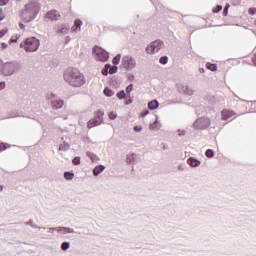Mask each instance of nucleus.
<instances>
[{"label":"nucleus","mask_w":256,"mask_h":256,"mask_svg":"<svg viewBox=\"0 0 256 256\" xmlns=\"http://www.w3.org/2000/svg\"><path fill=\"white\" fill-rule=\"evenodd\" d=\"M39 11H41V4L35 0L29 1L25 4L24 8L21 10V17L24 23H31V21H35L39 15Z\"/></svg>","instance_id":"obj_1"},{"label":"nucleus","mask_w":256,"mask_h":256,"mask_svg":"<svg viewBox=\"0 0 256 256\" xmlns=\"http://www.w3.org/2000/svg\"><path fill=\"white\" fill-rule=\"evenodd\" d=\"M64 80L71 87H82V85H85V76L77 68H68L64 72Z\"/></svg>","instance_id":"obj_2"},{"label":"nucleus","mask_w":256,"mask_h":256,"mask_svg":"<svg viewBox=\"0 0 256 256\" xmlns=\"http://www.w3.org/2000/svg\"><path fill=\"white\" fill-rule=\"evenodd\" d=\"M19 71H21V63L18 61H10L3 64L2 75L4 77H11V75H15Z\"/></svg>","instance_id":"obj_3"},{"label":"nucleus","mask_w":256,"mask_h":256,"mask_svg":"<svg viewBox=\"0 0 256 256\" xmlns=\"http://www.w3.org/2000/svg\"><path fill=\"white\" fill-rule=\"evenodd\" d=\"M41 45V42L39 39L35 37L27 38L24 42V50L26 53H35L37 49H39V46Z\"/></svg>","instance_id":"obj_4"},{"label":"nucleus","mask_w":256,"mask_h":256,"mask_svg":"<svg viewBox=\"0 0 256 256\" xmlns=\"http://www.w3.org/2000/svg\"><path fill=\"white\" fill-rule=\"evenodd\" d=\"M163 47H165V44L163 43V41L155 40L146 47V53H148V55L159 53L161 49H163Z\"/></svg>","instance_id":"obj_5"},{"label":"nucleus","mask_w":256,"mask_h":256,"mask_svg":"<svg viewBox=\"0 0 256 256\" xmlns=\"http://www.w3.org/2000/svg\"><path fill=\"white\" fill-rule=\"evenodd\" d=\"M122 67H124L126 71H133V69L137 67V60L131 55H125L122 57Z\"/></svg>","instance_id":"obj_6"},{"label":"nucleus","mask_w":256,"mask_h":256,"mask_svg":"<svg viewBox=\"0 0 256 256\" xmlns=\"http://www.w3.org/2000/svg\"><path fill=\"white\" fill-rule=\"evenodd\" d=\"M92 51L95 55L96 61H101L102 63L109 61V53L103 50V48L95 46Z\"/></svg>","instance_id":"obj_7"},{"label":"nucleus","mask_w":256,"mask_h":256,"mask_svg":"<svg viewBox=\"0 0 256 256\" xmlns=\"http://www.w3.org/2000/svg\"><path fill=\"white\" fill-rule=\"evenodd\" d=\"M103 115L105 113L101 110H98L94 116V118L90 119L87 123L88 129H93V127H99L101 123H103Z\"/></svg>","instance_id":"obj_8"},{"label":"nucleus","mask_w":256,"mask_h":256,"mask_svg":"<svg viewBox=\"0 0 256 256\" xmlns=\"http://www.w3.org/2000/svg\"><path fill=\"white\" fill-rule=\"evenodd\" d=\"M211 125V119L209 117H200L193 123V129H207Z\"/></svg>","instance_id":"obj_9"},{"label":"nucleus","mask_w":256,"mask_h":256,"mask_svg":"<svg viewBox=\"0 0 256 256\" xmlns=\"http://www.w3.org/2000/svg\"><path fill=\"white\" fill-rule=\"evenodd\" d=\"M49 99H51L52 109H61L65 104L63 100L57 99V97L53 93L50 94Z\"/></svg>","instance_id":"obj_10"},{"label":"nucleus","mask_w":256,"mask_h":256,"mask_svg":"<svg viewBox=\"0 0 256 256\" xmlns=\"http://www.w3.org/2000/svg\"><path fill=\"white\" fill-rule=\"evenodd\" d=\"M178 91L179 93H182L183 95H188L189 97L193 95V89L187 85H179Z\"/></svg>","instance_id":"obj_11"},{"label":"nucleus","mask_w":256,"mask_h":256,"mask_svg":"<svg viewBox=\"0 0 256 256\" xmlns=\"http://www.w3.org/2000/svg\"><path fill=\"white\" fill-rule=\"evenodd\" d=\"M126 162L128 165H133L135 163H139V155L136 153H130L126 156Z\"/></svg>","instance_id":"obj_12"},{"label":"nucleus","mask_w":256,"mask_h":256,"mask_svg":"<svg viewBox=\"0 0 256 256\" xmlns=\"http://www.w3.org/2000/svg\"><path fill=\"white\" fill-rule=\"evenodd\" d=\"M47 19H50V21H59V17H61V14L57 12L56 10H52L46 14Z\"/></svg>","instance_id":"obj_13"},{"label":"nucleus","mask_w":256,"mask_h":256,"mask_svg":"<svg viewBox=\"0 0 256 256\" xmlns=\"http://www.w3.org/2000/svg\"><path fill=\"white\" fill-rule=\"evenodd\" d=\"M83 25V21L76 19L74 21V25L71 28V31H73L74 33H79V31H81V26Z\"/></svg>","instance_id":"obj_14"},{"label":"nucleus","mask_w":256,"mask_h":256,"mask_svg":"<svg viewBox=\"0 0 256 256\" xmlns=\"http://www.w3.org/2000/svg\"><path fill=\"white\" fill-rule=\"evenodd\" d=\"M69 29H70V27H69V25L68 24H62L61 26H60V28H58L57 29V34L58 35H67V33H69Z\"/></svg>","instance_id":"obj_15"},{"label":"nucleus","mask_w":256,"mask_h":256,"mask_svg":"<svg viewBox=\"0 0 256 256\" xmlns=\"http://www.w3.org/2000/svg\"><path fill=\"white\" fill-rule=\"evenodd\" d=\"M221 115H222V120L227 121L228 119H231V117H233V115H235V112H233L231 110H223Z\"/></svg>","instance_id":"obj_16"},{"label":"nucleus","mask_w":256,"mask_h":256,"mask_svg":"<svg viewBox=\"0 0 256 256\" xmlns=\"http://www.w3.org/2000/svg\"><path fill=\"white\" fill-rule=\"evenodd\" d=\"M104 171H105V166L98 165L93 169V175L94 177H99V175H101V173H103Z\"/></svg>","instance_id":"obj_17"},{"label":"nucleus","mask_w":256,"mask_h":256,"mask_svg":"<svg viewBox=\"0 0 256 256\" xmlns=\"http://www.w3.org/2000/svg\"><path fill=\"white\" fill-rule=\"evenodd\" d=\"M187 163H188V165H190V167H199V165H201V161H199L193 157H190L187 160Z\"/></svg>","instance_id":"obj_18"},{"label":"nucleus","mask_w":256,"mask_h":256,"mask_svg":"<svg viewBox=\"0 0 256 256\" xmlns=\"http://www.w3.org/2000/svg\"><path fill=\"white\" fill-rule=\"evenodd\" d=\"M149 129L151 131H159V129H161V126L159 125V121H158L157 117H156L155 121L152 124H150Z\"/></svg>","instance_id":"obj_19"},{"label":"nucleus","mask_w":256,"mask_h":256,"mask_svg":"<svg viewBox=\"0 0 256 256\" xmlns=\"http://www.w3.org/2000/svg\"><path fill=\"white\" fill-rule=\"evenodd\" d=\"M159 107V101L157 100H152L148 103V109L151 111H155Z\"/></svg>","instance_id":"obj_20"},{"label":"nucleus","mask_w":256,"mask_h":256,"mask_svg":"<svg viewBox=\"0 0 256 256\" xmlns=\"http://www.w3.org/2000/svg\"><path fill=\"white\" fill-rule=\"evenodd\" d=\"M60 233L62 235H67V233H75V230L73 228H69V227H60Z\"/></svg>","instance_id":"obj_21"},{"label":"nucleus","mask_w":256,"mask_h":256,"mask_svg":"<svg viewBox=\"0 0 256 256\" xmlns=\"http://www.w3.org/2000/svg\"><path fill=\"white\" fill-rule=\"evenodd\" d=\"M86 155L87 157H89V159H91L92 163H95V161H99V157H97V154L93 152H87Z\"/></svg>","instance_id":"obj_22"},{"label":"nucleus","mask_w":256,"mask_h":256,"mask_svg":"<svg viewBox=\"0 0 256 256\" xmlns=\"http://www.w3.org/2000/svg\"><path fill=\"white\" fill-rule=\"evenodd\" d=\"M73 177H75V174L73 172L64 173V179H66V181H73Z\"/></svg>","instance_id":"obj_23"},{"label":"nucleus","mask_w":256,"mask_h":256,"mask_svg":"<svg viewBox=\"0 0 256 256\" xmlns=\"http://www.w3.org/2000/svg\"><path fill=\"white\" fill-rule=\"evenodd\" d=\"M104 95H106V97H113V95H115V92L111 90V88L106 87L104 89Z\"/></svg>","instance_id":"obj_24"},{"label":"nucleus","mask_w":256,"mask_h":256,"mask_svg":"<svg viewBox=\"0 0 256 256\" xmlns=\"http://www.w3.org/2000/svg\"><path fill=\"white\" fill-rule=\"evenodd\" d=\"M70 145L67 142H64L63 144H60L59 151H68Z\"/></svg>","instance_id":"obj_25"},{"label":"nucleus","mask_w":256,"mask_h":256,"mask_svg":"<svg viewBox=\"0 0 256 256\" xmlns=\"http://www.w3.org/2000/svg\"><path fill=\"white\" fill-rule=\"evenodd\" d=\"M113 65H119L121 63V54L116 55L112 60Z\"/></svg>","instance_id":"obj_26"},{"label":"nucleus","mask_w":256,"mask_h":256,"mask_svg":"<svg viewBox=\"0 0 256 256\" xmlns=\"http://www.w3.org/2000/svg\"><path fill=\"white\" fill-rule=\"evenodd\" d=\"M70 247H71V243L70 242H63L61 244L62 251H67Z\"/></svg>","instance_id":"obj_27"},{"label":"nucleus","mask_w":256,"mask_h":256,"mask_svg":"<svg viewBox=\"0 0 256 256\" xmlns=\"http://www.w3.org/2000/svg\"><path fill=\"white\" fill-rule=\"evenodd\" d=\"M116 97H118V99H125V97H127V94H125V91L124 90H121L119 91L117 94H116Z\"/></svg>","instance_id":"obj_28"},{"label":"nucleus","mask_w":256,"mask_h":256,"mask_svg":"<svg viewBox=\"0 0 256 256\" xmlns=\"http://www.w3.org/2000/svg\"><path fill=\"white\" fill-rule=\"evenodd\" d=\"M205 155H206V157H208V159H211L214 157L215 152H213L212 149H208V150H206Z\"/></svg>","instance_id":"obj_29"},{"label":"nucleus","mask_w":256,"mask_h":256,"mask_svg":"<svg viewBox=\"0 0 256 256\" xmlns=\"http://www.w3.org/2000/svg\"><path fill=\"white\" fill-rule=\"evenodd\" d=\"M168 61H169V58H167V56H162L159 59V63H161V65H167Z\"/></svg>","instance_id":"obj_30"},{"label":"nucleus","mask_w":256,"mask_h":256,"mask_svg":"<svg viewBox=\"0 0 256 256\" xmlns=\"http://www.w3.org/2000/svg\"><path fill=\"white\" fill-rule=\"evenodd\" d=\"M207 69L210 71H217V66L215 64L207 63L206 64Z\"/></svg>","instance_id":"obj_31"},{"label":"nucleus","mask_w":256,"mask_h":256,"mask_svg":"<svg viewBox=\"0 0 256 256\" xmlns=\"http://www.w3.org/2000/svg\"><path fill=\"white\" fill-rule=\"evenodd\" d=\"M73 165H81V157L76 156L72 160Z\"/></svg>","instance_id":"obj_32"},{"label":"nucleus","mask_w":256,"mask_h":256,"mask_svg":"<svg viewBox=\"0 0 256 256\" xmlns=\"http://www.w3.org/2000/svg\"><path fill=\"white\" fill-rule=\"evenodd\" d=\"M117 71H118L117 66H113V67H111V68L109 69V74H110V75H115V73H117Z\"/></svg>","instance_id":"obj_33"},{"label":"nucleus","mask_w":256,"mask_h":256,"mask_svg":"<svg viewBox=\"0 0 256 256\" xmlns=\"http://www.w3.org/2000/svg\"><path fill=\"white\" fill-rule=\"evenodd\" d=\"M108 117L113 121L117 119V114L115 112H109Z\"/></svg>","instance_id":"obj_34"},{"label":"nucleus","mask_w":256,"mask_h":256,"mask_svg":"<svg viewBox=\"0 0 256 256\" xmlns=\"http://www.w3.org/2000/svg\"><path fill=\"white\" fill-rule=\"evenodd\" d=\"M102 75H109V65H106L104 69H102Z\"/></svg>","instance_id":"obj_35"},{"label":"nucleus","mask_w":256,"mask_h":256,"mask_svg":"<svg viewBox=\"0 0 256 256\" xmlns=\"http://www.w3.org/2000/svg\"><path fill=\"white\" fill-rule=\"evenodd\" d=\"M49 231H56V233H61V226L51 227L49 228Z\"/></svg>","instance_id":"obj_36"},{"label":"nucleus","mask_w":256,"mask_h":256,"mask_svg":"<svg viewBox=\"0 0 256 256\" xmlns=\"http://www.w3.org/2000/svg\"><path fill=\"white\" fill-rule=\"evenodd\" d=\"M223 9V6L217 5L215 8H213V13H219Z\"/></svg>","instance_id":"obj_37"},{"label":"nucleus","mask_w":256,"mask_h":256,"mask_svg":"<svg viewBox=\"0 0 256 256\" xmlns=\"http://www.w3.org/2000/svg\"><path fill=\"white\" fill-rule=\"evenodd\" d=\"M8 144H5V143H0V151H5V149H7Z\"/></svg>","instance_id":"obj_38"},{"label":"nucleus","mask_w":256,"mask_h":256,"mask_svg":"<svg viewBox=\"0 0 256 256\" xmlns=\"http://www.w3.org/2000/svg\"><path fill=\"white\" fill-rule=\"evenodd\" d=\"M134 131L136 133H139V132L143 131V127L142 126H134Z\"/></svg>","instance_id":"obj_39"},{"label":"nucleus","mask_w":256,"mask_h":256,"mask_svg":"<svg viewBox=\"0 0 256 256\" xmlns=\"http://www.w3.org/2000/svg\"><path fill=\"white\" fill-rule=\"evenodd\" d=\"M133 91V84H130L126 87V93H131Z\"/></svg>","instance_id":"obj_40"},{"label":"nucleus","mask_w":256,"mask_h":256,"mask_svg":"<svg viewBox=\"0 0 256 256\" xmlns=\"http://www.w3.org/2000/svg\"><path fill=\"white\" fill-rule=\"evenodd\" d=\"M186 133L187 132L185 130H178L179 137H185Z\"/></svg>","instance_id":"obj_41"},{"label":"nucleus","mask_w":256,"mask_h":256,"mask_svg":"<svg viewBox=\"0 0 256 256\" xmlns=\"http://www.w3.org/2000/svg\"><path fill=\"white\" fill-rule=\"evenodd\" d=\"M149 115V110H144L141 112L140 117H147Z\"/></svg>","instance_id":"obj_42"},{"label":"nucleus","mask_w":256,"mask_h":256,"mask_svg":"<svg viewBox=\"0 0 256 256\" xmlns=\"http://www.w3.org/2000/svg\"><path fill=\"white\" fill-rule=\"evenodd\" d=\"M6 33H7V28L0 30V38L5 36Z\"/></svg>","instance_id":"obj_43"},{"label":"nucleus","mask_w":256,"mask_h":256,"mask_svg":"<svg viewBox=\"0 0 256 256\" xmlns=\"http://www.w3.org/2000/svg\"><path fill=\"white\" fill-rule=\"evenodd\" d=\"M3 65H4L3 60L0 59V74L1 75L3 73Z\"/></svg>","instance_id":"obj_44"},{"label":"nucleus","mask_w":256,"mask_h":256,"mask_svg":"<svg viewBox=\"0 0 256 256\" xmlns=\"http://www.w3.org/2000/svg\"><path fill=\"white\" fill-rule=\"evenodd\" d=\"M228 9H229V4H226L223 10L224 15H227Z\"/></svg>","instance_id":"obj_45"},{"label":"nucleus","mask_w":256,"mask_h":256,"mask_svg":"<svg viewBox=\"0 0 256 256\" xmlns=\"http://www.w3.org/2000/svg\"><path fill=\"white\" fill-rule=\"evenodd\" d=\"M5 87H6L5 82H0V91H3Z\"/></svg>","instance_id":"obj_46"},{"label":"nucleus","mask_w":256,"mask_h":256,"mask_svg":"<svg viewBox=\"0 0 256 256\" xmlns=\"http://www.w3.org/2000/svg\"><path fill=\"white\" fill-rule=\"evenodd\" d=\"M9 3V0H0V5H7Z\"/></svg>","instance_id":"obj_47"},{"label":"nucleus","mask_w":256,"mask_h":256,"mask_svg":"<svg viewBox=\"0 0 256 256\" xmlns=\"http://www.w3.org/2000/svg\"><path fill=\"white\" fill-rule=\"evenodd\" d=\"M133 79H135V75L129 74V75H128V80H129V81H133Z\"/></svg>","instance_id":"obj_48"},{"label":"nucleus","mask_w":256,"mask_h":256,"mask_svg":"<svg viewBox=\"0 0 256 256\" xmlns=\"http://www.w3.org/2000/svg\"><path fill=\"white\" fill-rule=\"evenodd\" d=\"M25 225H29L30 227H32V225H33V220H29L28 222H25Z\"/></svg>","instance_id":"obj_49"},{"label":"nucleus","mask_w":256,"mask_h":256,"mask_svg":"<svg viewBox=\"0 0 256 256\" xmlns=\"http://www.w3.org/2000/svg\"><path fill=\"white\" fill-rule=\"evenodd\" d=\"M31 227H33L34 229H40V227L39 226H37L36 224H32V226Z\"/></svg>","instance_id":"obj_50"},{"label":"nucleus","mask_w":256,"mask_h":256,"mask_svg":"<svg viewBox=\"0 0 256 256\" xmlns=\"http://www.w3.org/2000/svg\"><path fill=\"white\" fill-rule=\"evenodd\" d=\"M131 103H133V100H128V102L126 103V105H131Z\"/></svg>","instance_id":"obj_51"},{"label":"nucleus","mask_w":256,"mask_h":256,"mask_svg":"<svg viewBox=\"0 0 256 256\" xmlns=\"http://www.w3.org/2000/svg\"><path fill=\"white\" fill-rule=\"evenodd\" d=\"M20 28H21V29H25V25L20 24Z\"/></svg>","instance_id":"obj_52"},{"label":"nucleus","mask_w":256,"mask_h":256,"mask_svg":"<svg viewBox=\"0 0 256 256\" xmlns=\"http://www.w3.org/2000/svg\"><path fill=\"white\" fill-rule=\"evenodd\" d=\"M2 47L5 49V47H7V44L2 43Z\"/></svg>","instance_id":"obj_53"},{"label":"nucleus","mask_w":256,"mask_h":256,"mask_svg":"<svg viewBox=\"0 0 256 256\" xmlns=\"http://www.w3.org/2000/svg\"><path fill=\"white\" fill-rule=\"evenodd\" d=\"M250 13H251V15H255V11H253V10L250 11Z\"/></svg>","instance_id":"obj_54"},{"label":"nucleus","mask_w":256,"mask_h":256,"mask_svg":"<svg viewBox=\"0 0 256 256\" xmlns=\"http://www.w3.org/2000/svg\"><path fill=\"white\" fill-rule=\"evenodd\" d=\"M12 117H19V114L16 113V114H15L14 116H12Z\"/></svg>","instance_id":"obj_55"},{"label":"nucleus","mask_w":256,"mask_h":256,"mask_svg":"<svg viewBox=\"0 0 256 256\" xmlns=\"http://www.w3.org/2000/svg\"><path fill=\"white\" fill-rule=\"evenodd\" d=\"M54 230H48V233H53Z\"/></svg>","instance_id":"obj_56"},{"label":"nucleus","mask_w":256,"mask_h":256,"mask_svg":"<svg viewBox=\"0 0 256 256\" xmlns=\"http://www.w3.org/2000/svg\"><path fill=\"white\" fill-rule=\"evenodd\" d=\"M0 191H3V186H0Z\"/></svg>","instance_id":"obj_57"},{"label":"nucleus","mask_w":256,"mask_h":256,"mask_svg":"<svg viewBox=\"0 0 256 256\" xmlns=\"http://www.w3.org/2000/svg\"><path fill=\"white\" fill-rule=\"evenodd\" d=\"M3 12V8H0V13H2Z\"/></svg>","instance_id":"obj_58"},{"label":"nucleus","mask_w":256,"mask_h":256,"mask_svg":"<svg viewBox=\"0 0 256 256\" xmlns=\"http://www.w3.org/2000/svg\"><path fill=\"white\" fill-rule=\"evenodd\" d=\"M0 21H3V17H0Z\"/></svg>","instance_id":"obj_59"},{"label":"nucleus","mask_w":256,"mask_h":256,"mask_svg":"<svg viewBox=\"0 0 256 256\" xmlns=\"http://www.w3.org/2000/svg\"><path fill=\"white\" fill-rule=\"evenodd\" d=\"M20 47H23V44H20Z\"/></svg>","instance_id":"obj_60"}]
</instances>
